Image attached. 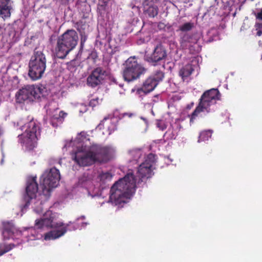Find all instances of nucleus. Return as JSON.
Wrapping results in <instances>:
<instances>
[{
    "label": "nucleus",
    "instance_id": "12",
    "mask_svg": "<svg viewBox=\"0 0 262 262\" xmlns=\"http://www.w3.org/2000/svg\"><path fill=\"white\" fill-rule=\"evenodd\" d=\"M96 163H106L111 158V149L107 146L93 145L91 147Z\"/></svg>",
    "mask_w": 262,
    "mask_h": 262
},
{
    "label": "nucleus",
    "instance_id": "29",
    "mask_svg": "<svg viewBox=\"0 0 262 262\" xmlns=\"http://www.w3.org/2000/svg\"><path fill=\"white\" fill-rule=\"evenodd\" d=\"M80 48L82 49L84 43L88 39V35L86 33L80 34Z\"/></svg>",
    "mask_w": 262,
    "mask_h": 262
},
{
    "label": "nucleus",
    "instance_id": "17",
    "mask_svg": "<svg viewBox=\"0 0 262 262\" xmlns=\"http://www.w3.org/2000/svg\"><path fill=\"white\" fill-rule=\"evenodd\" d=\"M2 224V235L4 239L13 238V235L15 231V227L12 222L4 221Z\"/></svg>",
    "mask_w": 262,
    "mask_h": 262
},
{
    "label": "nucleus",
    "instance_id": "21",
    "mask_svg": "<svg viewBox=\"0 0 262 262\" xmlns=\"http://www.w3.org/2000/svg\"><path fill=\"white\" fill-rule=\"evenodd\" d=\"M113 174L109 171H101L98 176L97 179L102 184H105L111 181Z\"/></svg>",
    "mask_w": 262,
    "mask_h": 262
},
{
    "label": "nucleus",
    "instance_id": "9",
    "mask_svg": "<svg viewBox=\"0 0 262 262\" xmlns=\"http://www.w3.org/2000/svg\"><path fill=\"white\" fill-rule=\"evenodd\" d=\"M145 68L139 63L136 58L130 57L125 61L123 71V77L127 82L133 81L145 73Z\"/></svg>",
    "mask_w": 262,
    "mask_h": 262
},
{
    "label": "nucleus",
    "instance_id": "19",
    "mask_svg": "<svg viewBox=\"0 0 262 262\" xmlns=\"http://www.w3.org/2000/svg\"><path fill=\"white\" fill-rule=\"evenodd\" d=\"M181 128V126L180 125H178L176 128H174L172 125H170L168 130L165 133L164 137H165L167 140L176 139Z\"/></svg>",
    "mask_w": 262,
    "mask_h": 262
},
{
    "label": "nucleus",
    "instance_id": "18",
    "mask_svg": "<svg viewBox=\"0 0 262 262\" xmlns=\"http://www.w3.org/2000/svg\"><path fill=\"white\" fill-rule=\"evenodd\" d=\"M10 0H0V17L4 20L11 16L12 7L9 5Z\"/></svg>",
    "mask_w": 262,
    "mask_h": 262
},
{
    "label": "nucleus",
    "instance_id": "2",
    "mask_svg": "<svg viewBox=\"0 0 262 262\" xmlns=\"http://www.w3.org/2000/svg\"><path fill=\"white\" fill-rule=\"evenodd\" d=\"M56 220L55 213L51 210H48L45 212L41 219L35 221V226L38 229L46 227L56 229L47 233L45 236V239H56L66 233L67 227H63L62 222H56Z\"/></svg>",
    "mask_w": 262,
    "mask_h": 262
},
{
    "label": "nucleus",
    "instance_id": "14",
    "mask_svg": "<svg viewBox=\"0 0 262 262\" xmlns=\"http://www.w3.org/2000/svg\"><path fill=\"white\" fill-rule=\"evenodd\" d=\"M159 0H143V14L150 18L156 17L159 12Z\"/></svg>",
    "mask_w": 262,
    "mask_h": 262
},
{
    "label": "nucleus",
    "instance_id": "10",
    "mask_svg": "<svg viewBox=\"0 0 262 262\" xmlns=\"http://www.w3.org/2000/svg\"><path fill=\"white\" fill-rule=\"evenodd\" d=\"M42 90L40 88L33 85H27L19 90L16 94V102L22 103L26 101L32 102L38 100L43 96Z\"/></svg>",
    "mask_w": 262,
    "mask_h": 262
},
{
    "label": "nucleus",
    "instance_id": "31",
    "mask_svg": "<svg viewBox=\"0 0 262 262\" xmlns=\"http://www.w3.org/2000/svg\"><path fill=\"white\" fill-rule=\"evenodd\" d=\"M58 115L59 117V123L61 124L63 122L64 119L67 117V113L61 111L59 112Z\"/></svg>",
    "mask_w": 262,
    "mask_h": 262
},
{
    "label": "nucleus",
    "instance_id": "23",
    "mask_svg": "<svg viewBox=\"0 0 262 262\" xmlns=\"http://www.w3.org/2000/svg\"><path fill=\"white\" fill-rule=\"evenodd\" d=\"M212 136V131L210 130H204L200 133L198 139V142L208 141L211 138Z\"/></svg>",
    "mask_w": 262,
    "mask_h": 262
},
{
    "label": "nucleus",
    "instance_id": "1",
    "mask_svg": "<svg viewBox=\"0 0 262 262\" xmlns=\"http://www.w3.org/2000/svg\"><path fill=\"white\" fill-rule=\"evenodd\" d=\"M155 157L153 154H148L145 161L139 165L137 172L138 181L132 172H128L112 186L110 200L112 203L115 205L126 203V200L135 193L136 184L139 185L153 175L152 166L156 161Z\"/></svg>",
    "mask_w": 262,
    "mask_h": 262
},
{
    "label": "nucleus",
    "instance_id": "28",
    "mask_svg": "<svg viewBox=\"0 0 262 262\" xmlns=\"http://www.w3.org/2000/svg\"><path fill=\"white\" fill-rule=\"evenodd\" d=\"M15 245L13 244H10L8 245L3 244V251L1 252L0 256L4 254L5 253L10 251L13 248L15 247Z\"/></svg>",
    "mask_w": 262,
    "mask_h": 262
},
{
    "label": "nucleus",
    "instance_id": "34",
    "mask_svg": "<svg viewBox=\"0 0 262 262\" xmlns=\"http://www.w3.org/2000/svg\"><path fill=\"white\" fill-rule=\"evenodd\" d=\"M256 18L259 20H262V9L258 12L256 15Z\"/></svg>",
    "mask_w": 262,
    "mask_h": 262
},
{
    "label": "nucleus",
    "instance_id": "4",
    "mask_svg": "<svg viewBox=\"0 0 262 262\" xmlns=\"http://www.w3.org/2000/svg\"><path fill=\"white\" fill-rule=\"evenodd\" d=\"M25 132L18 136L19 141L27 150H32L37 145V140L40 136V127L36 121L31 120L22 126Z\"/></svg>",
    "mask_w": 262,
    "mask_h": 262
},
{
    "label": "nucleus",
    "instance_id": "38",
    "mask_svg": "<svg viewBox=\"0 0 262 262\" xmlns=\"http://www.w3.org/2000/svg\"><path fill=\"white\" fill-rule=\"evenodd\" d=\"M134 151H133H133H129V153H130V154H132V152H134Z\"/></svg>",
    "mask_w": 262,
    "mask_h": 262
},
{
    "label": "nucleus",
    "instance_id": "7",
    "mask_svg": "<svg viewBox=\"0 0 262 262\" xmlns=\"http://www.w3.org/2000/svg\"><path fill=\"white\" fill-rule=\"evenodd\" d=\"M221 94L217 89H212L205 91L199 99V103L192 113L189 115L190 123H193L201 113L206 111L210 112L209 107L216 103L217 100H220Z\"/></svg>",
    "mask_w": 262,
    "mask_h": 262
},
{
    "label": "nucleus",
    "instance_id": "32",
    "mask_svg": "<svg viewBox=\"0 0 262 262\" xmlns=\"http://www.w3.org/2000/svg\"><path fill=\"white\" fill-rule=\"evenodd\" d=\"M157 126L162 130H163L166 128V124L162 121H159L157 123Z\"/></svg>",
    "mask_w": 262,
    "mask_h": 262
},
{
    "label": "nucleus",
    "instance_id": "13",
    "mask_svg": "<svg viewBox=\"0 0 262 262\" xmlns=\"http://www.w3.org/2000/svg\"><path fill=\"white\" fill-rule=\"evenodd\" d=\"M106 75V71L101 67H97L94 69L86 78L87 85L95 88L102 84Z\"/></svg>",
    "mask_w": 262,
    "mask_h": 262
},
{
    "label": "nucleus",
    "instance_id": "26",
    "mask_svg": "<svg viewBox=\"0 0 262 262\" xmlns=\"http://www.w3.org/2000/svg\"><path fill=\"white\" fill-rule=\"evenodd\" d=\"M193 27V24L191 23H186L180 26L179 30L182 32H187L191 30Z\"/></svg>",
    "mask_w": 262,
    "mask_h": 262
},
{
    "label": "nucleus",
    "instance_id": "30",
    "mask_svg": "<svg viewBox=\"0 0 262 262\" xmlns=\"http://www.w3.org/2000/svg\"><path fill=\"white\" fill-rule=\"evenodd\" d=\"M99 98H96L92 99L89 102V105L92 107H95L99 104Z\"/></svg>",
    "mask_w": 262,
    "mask_h": 262
},
{
    "label": "nucleus",
    "instance_id": "22",
    "mask_svg": "<svg viewBox=\"0 0 262 262\" xmlns=\"http://www.w3.org/2000/svg\"><path fill=\"white\" fill-rule=\"evenodd\" d=\"M165 69V64H163L162 66V70H156L154 76H152V78H154L158 83H159L160 81H162L164 77V71Z\"/></svg>",
    "mask_w": 262,
    "mask_h": 262
},
{
    "label": "nucleus",
    "instance_id": "16",
    "mask_svg": "<svg viewBox=\"0 0 262 262\" xmlns=\"http://www.w3.org/2000/svg\"><path fill=\"white\" fill-rule=\"evenodd\" d=\"M158 84L154 78L149 77L145 80L142 87L137 89V93L141 95H146L152 91Z\"/></svg>",
    "mask_w": 262,
    "mask_h": 262
},
{
    "label": "nucleus",
    "instance_id": "11",
    "mask_svg": "<svg viewBox=\"0 0 262 262\" xmlns=\"http://www.w3.org/2000/svg\"><path fill=\"white\" fill-rule=\"evenodd\" d=\"M73 160L80 166H89L96 163L91 147L85 150L82 147L78 148L73 156Z\"/></svg>",
    "mask_w": 262,
    "mask_h": 262
},
{
    "label": "nucleus",
    "instance_id": "33",
    "mask_svg": "<svg viewBox=\"0 0 262 262\" xmlns=\"http://www.w3.org/2000/svg\"><path fill=\"white\" fill-rule=\"evenodd\" d=\"M165 25L162 22H160L158 25V27L160 30L164 29L165 27Z\"/></svg>",
    "mask_w": 262,
    "mask_h": 262
},
{
    "label": "nucleus",
    "instance_id": "37",
    "mask_svg": "<svg viewBox=\"0 0 262 262\" xmlns=\"http://www.w3.org/2000/svg\"><path fill=\"white\" fill-rule=\"evenodd\" d=\"M3 27L0 26V35H1L3 33Z\"/></svg>",
    "mask_w": 262,
    "mask_h": 262
},
{
    "label": "nucleus",
    "instance_id": "8",
    "mask_svg": "<svg viewBox=\"0 0 262 262\" xmlns=\"http://www.w3.org/2000/svg\"><path fill=\"white\" fill-rule=\"evenodd\" d=\"M36 177L28 178L26 183V191L23 195V201L25 203L24 207H27L31 201L36 200L34 203V210L37 213H41L43 211V205H39L38 197L36 198V194L38 190V185L36 181Z\"/></svg>",
    "mask_w": 262,
    "mask_h": 262
},
{
    "label": "nucleus",
    "instance_id": "15",
    "mask_svg": "<svg viewBox=\"0 0 262 262\" xmlns=\"http://www.w3.org/2000/svg\"><path fill=\"white\" fill-rule=\"evenodd\" d=\"M167 57V51L165 47L161 43H158L154 48L152 53L148 58V61L156 63L158 61L165 60Z\"/></svg>",
    "mask_w": 262,
    "mask_h": 262
},
{
    "label": "nucleus",
    "instance_id": "3",
    "mask_svg": "<svg viewBox=\"0 0 262 262\" xmlns=\"http://www.w3.org/2000/svg\"><path fill=\"white\" fill-rule=\"evenodd\" d=\"M60 179L59 171L55 167L51 168L49 171H45L42 174L40 182L42 192L38 195L40 205L42 206L48 201L52 189L58 186Z\"/></svg>",
    "mask_w": 262,
    "mask_h": 262
},
{
    "label": "nucleus",
    "instance_id": "5",
    "mask_svg": "<svg viewBox=\"0 0 262 262\" xmlns=\"http://www.w3.org/2000/svg\"><path fill=\"white\" fill-rule=\"evenodd\" d=\"M78 40L77 33L74 29L67 30L58 37L56 47L57 58L64 59L77 46Z\"/></svg>",
    "mask_w": 262,
    "mask_h": 262
},
{
    "label": "nucleus",
    "instance_id": "20",
    "mask_svg": "<svg viewBox=\"0 0 262 262\" xmlns=\"http://www.w3.org/2000/svg\"><path fill=\"white\" fill-rule=\"evenodd\" d=\"M194 71L192 66L190 64H186L182 67L179 71V75L182 77L183 80L189 77Z\"/></svg>",
    "mask_w": 262,
    "mask_h": 262
},
{
    "label": "nucleus",
    "instance_id": "35",
    "mask_svg": "<svg viewBox=\"0 0 262 262\" xmlns=\"http://www.w3.org/2000/svg\"><path fill=\"white\" fill-rule=\"evenodd\" d=\"M257 35L258 36H260L262 34V31L261 30H258L257 32V33H256Z\"/></svg>",
    "mask_w": 262,
    "mask_h": 262
},
{
    "label": "nucleus",
    "instance_id": "39",
    "mask_svg": "<svg viewBox=\"0 0 262 262\" xmlns=\"http://www.w3.org/2000/svg\"><path fill=\"white\" fill-rule=\"evenodd\" d=\"M67 226H68V225H67V226H66V227H67Z\"/></svg>",
    "mask_w": 262,
    "mask_h": 262
},
{
    "label": "nucleus",
    "instance_id": "24",
    "mask_svg": "<svg viewBox=\"0 0 262 262\" xmlns=\"http://www.w3.org/2000/svg\"><path fill=\"white\" fill-rule=\"evenodd\" d=\"M74 27L79 32V34L86 33L85 30L87 27L85 21L79 20L74 24Z\"/></svg>",
    "mask_w": 262,
    "mask_h": 262
},
{
    "label": "nucleus",
    "instance_id": "36",
    "mask_svg": "<svg viewBox=\"0 0 262 262\" xmlns=\"http://www.w3.org/2000/svg\"><path fill=\"white\" fill-rule=\"evenodd\" d=\"M92 56L93 58L95 59L97 57L96 53H92Z\"/></svg>",
    "mask_w": 262,
    "mask_h": 262
},
{
    "label": "nucleus",
    "instance_id": "25",
    "mask_svg": "<svg viewBox=\"0 0 262 262\" xmlns=\"http://www.w3.org/2000/svg\"><path fill=\"white\" fill-rule=\"evenodd\" d=\"M111 123V121L109 120V118L108 117H105L103 120L101 121V122L97 126V128L100 129H107L108 130H110L109 124Z\"/></svg>",
    "mask_w": 262,
    "mask_h": 262
},
{
    "label": "nucleus",
    "instance_id": "27",
    "mask_svg": "<svg viewBox=\"0 0 262 262\" xmlns=\"http://www.w3.org/2000/svg\"><path fill=\"white\" fill-rule=\"evenodd\" d=\"M50 123L53 127H57L59 123V117L58 114H55L50 118Z\"/></svg>",
    "mask_w": 262,
    "mask_h": 262
},
{
    "label": "nucleus",
    "instance_id": "6",
    "mask_svg": "<svg viewBox=\"0 0 262 262\" xmlns=\"http://www.w3.org/2000/svg\"><path fill=\"white\" fill-rule=\"evenodd\" d=\"M47 59L42 48H35L29 62L28 75L33 80L41 78L45 73Z\"/></svg>",
    "mask_w": 262,
    "mask_h": 262
}]
</instances>
